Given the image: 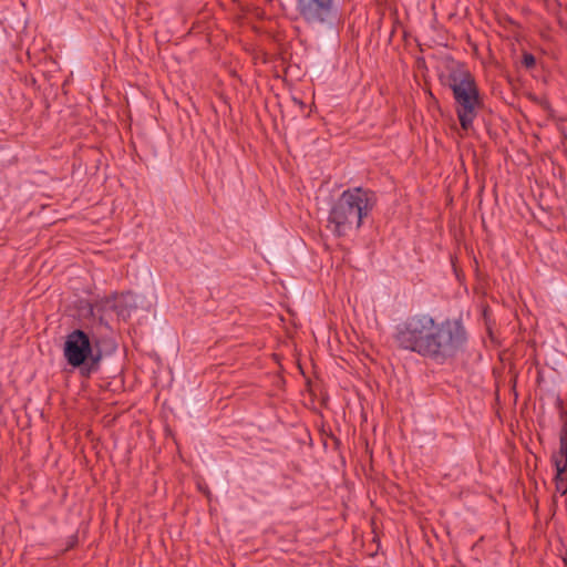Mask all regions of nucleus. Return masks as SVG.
<instances>
[{"label":"nucleus","instance_id":"obj_4","mask_svg":"<svg viewBox=\"0 0 567 567\" xmlns=\"http://www.w3.org/2000/svg\"><path fill=\"white\" fill-rule=\"evenodd\" d=\"M339 0H297L300 17L311 27L333 28L339 20Z\"/></svg>","mask_w":567,"mask_h":567},{"label":"nucleus","instance_id":"obj_2","mask_svg":"<svg viewBox=\"0 0 567 567\" xmlns=\"http://www.w3.org/2000/svg\"><path fill=\"white\" fill-rule=\"evenodd\" d=\"M374 205L373 194L363 188L348 189L332 205L328 228L337 236H344L359 228Z\"/></svg>","mask_w":567,"mask_h":567},{"label":"nucleus","instance_id":"obj_7","mask_svg":"<svg viewBox=\"0 0 567 567\" xmlns=\"http://www.w3.org/2000/svg\"><path fill=\"white\" fill-rule=\"evenodd\" d=\"M523 63L524 65L529 69V68H533L536 63V60L534 58V55L529 54V53H525L524 54V59H523Z\"/></svg>","mask_w":567,"mask_h":567},{"label":"nucleus","instance_id":"obj_5","mask_svg":"<svg viewBox=\"0 0 567 567\" xmlns=\"http://www.w3.org/2000/svg\"><path fill=\"white\" fill-rule=\"evenodd\" d=\"M63 354L68 364L73 368H80L89 361L97 363L100 360V354L93 352L90 337L80 329L73 330L66 336Z\"/></svg>","mask_w":567,"mask_h":567},{"label":"nucleus","instance_id":"obj_6","mask_svg":"<svg viewBox=\"0 0 567 567\" xmlns=\"http://www.w3.org/2000/svg\"><path fill=\"white\" fill-rule=\"evenodd\" d=\"M556 467V487L561 494L567 493V424L560 434V449L554 456Z\"/></svg>","mask_w":567,"mask_h":567},{"label":"nucleus","instance_id":"obj_1","mask_svg":"<svg viewBox=\"0 0 567 567\" xmlns=\"http://www.w3.org/2000/svg\"><path fill=\"white\" fill-rule=\"evenodd\" d=\"M395 339L401 348L444 363L463 348L466 332L456 320L436 321L427 315H419L398 327Z\"/></svg>","mask_w":567,"mask_h":567},{"label":"nucleus","instance_id":"obj_3","mask_svg":"<svg viewBox=\"0 0 567 567\" xmlns=\"http://www.w3.org/2000/svg\"><path fill=\"white\" fill-rule=\"evenodd\" d=\"M450 86L456 101V113L464 131H467L477 115L481 102L473 78L465 71L452 73Z\"/></svg>","mask_w":567,"mask_h":567}]
</instances>
